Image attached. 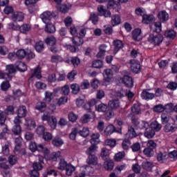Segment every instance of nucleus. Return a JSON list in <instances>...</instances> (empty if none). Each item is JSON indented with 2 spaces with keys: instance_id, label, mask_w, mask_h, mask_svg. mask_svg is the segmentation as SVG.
<instances>
[{
  "instance_id": "c756f323",
  "label": "nucleus",
  "mask_w": 177,
  "mask_h": 177,
  "mask_svg": "<svg viewBox=\"0 0 177 177\" xmlns=\"http://www.w3.org/2000/svg\"><path fill=\"white\" fill-rule=\"evenodd\" d=\"M6 73H4L5 74L10 75V74H15L16 73V68H15V65L9 64L6 66Z\"/></svg>"
},
{
  "instance_id": "9d476101",
  "label": "nucleus",
  "mask_w": 177,
  "mask_h": 177,
  "mask_svg": "<svg viewBox=\"0 0 177 177\" xmlns=\"http://www.w3.org/2000/svg\"><path fill=\"white\" fill-rule=\"evenodd\" d=\"M97 11L99 12L100 16H104V17H111V12H110V10H106L104 6H98Z\"/></svg>"
},
{
  "instance_id": "79ce46f5",
  "label": "nucleus",
  "mask_w": 177,
  "mask_h": 177,
  "mask_svg": "<svg viewBox=\"0 0 177 177\" xmlns=\"http://www.w3.org/2000/svg\"><path fill=\"white\" fill-rule=\"evenodd\" d=\"M26 125L27 129L31 131V129H34V128H35V122L32 119H28L26 120Z\"/></svg>"
},
{
  "instance_id": "680f3d73",
  "label": "nucleus",
  "mask_w": 177,
  "mask_h": 177,
  "mask_svg": "<svg viewBox=\"0 0 177 177\" xmlns=\"http://www.w3.org/2000/svg\"><path fill=\"white\" fill-rule=\"evenodd\" d=\"M123 150H128L131 146V141L128 139H124L122 143Z\"/></svg>"
},
{
  "instance_id": "cd10ccee",
  "label": "nucleus",
  "mask_w": 177,
  "mask_h": 177,
  "mask_svg": "<svg viewBox=\"0 0 177 177\" xmlns=\"http://www.w3.org/2000/svg\"><path fill=\"white\" fill-rule=\"evenodd\" d=\"M104 117L106 120H111V118H114V110L109 108L104 113Z\"/></svg>"
},
{
  "instance_id": "4d7b16f0",
  "label": "nucleus",
  "mask_w": 177,
  "mask_h": 177,
  "mask_svg": "<svg viewBox=\"0 0 177 177\" xmlns=\"http://www.w3.org/2000/svg\"><path fill=\"white\" fill-rule=\"evenodd\" d=\"M77 133H79L78 129H73L71 133L69 134V138L71 139V140H75Z\"/></svg>"
},
{
  "instance_id": "2eb2a0df",
  "label": "nucleus",
  "mask_w": 177,
  "mask_h": 177,
  "mask_svg": "<svg viewBox=\"0 0 177 177\" xmlns=\"http://www.w3.org/2000/svg\"><path fill=\"white\" fill-rule=\"evenodd\" d=\"M111 23L113 27H115V26H118L121 24V17L118 15H114L111 17Z\"/></svg>"
},
{
  "instance_id": "dca6fc26",
  "label": "nucleus",
  "mask_w": 177,
  "mask_h": 177,
  "mask_svg": "<svg viewBox=\"0 0 177 177\" xmlns=\"http://www.w3.org/2000/svg\"><path fill=\"white\" fill-rule=\"evenodd\" d=\"M149 127L152 131H154V132H158V131H161L162 126L161 124L158 123V122L153 121L150 124Z\"/></svg>"
},
{
  "instance_id": "4468645a",
  "label": "nucleus",
  "mask_w": 177,
  "mask_h": 177,
  "mask_svg": "<svg viewBox=\"0 0 177 177\" xmlns=\"http://www.w3.org/2000/svg\"><path fill=\"white\" fill-rule=\"evenodd\" d=\"M141 96L145 100H151V99L154 98V93L149 92V90H144L141 93Z\"/></svg>"
},
{
  "instance_id": "e2e57ef3",
  "label": "nucleus",
  "mask_w": 177,
  "mask_h": 177,
  "mask_svg": "<svg viewBox=\"0 0 177 177\" xmlns=\"http://www.w3.org/2000/svg\"><path fill=\"white\" fill-rule=\"evenodd\" d=\"M10 88V84H9V80L3 82L1 84V91H8Z\"/></svg>"
},
{
  "instance_id": "473e14b6",
  "label": "nucleus",
  "mask_w": 177,
  "mask_h": 177,
  "mask_svg": "<svg viewBox=\"0 0 177 177\" xmlns=\"http://www.w3.org/2000/svg\"><path fill=\"white\" fill-rule=\"evenodd\" d=\"M72 42L75 46H81L84 44V39L82 38L75 36L73 38Z\"/></svg>"
},
{
  "instance_id": "2f4dec72",
  "label": "nucleus",
  "mask_w": 177,
  "mask_h": 177,
  "mask_svg": "<svg viewBox=\"0 0 177 177\" xmlns=\"http://www.w3.org/2000/svg\"><path fill=\"white\" fill-rule=\"evenodd\" d=\"M114 46H115V53H117L120 49H122L124 48V44H122V41L120 40H115L113 41Z\"/></svg>"
},
{
  "instance_id": "0e129e2a",
  "label": "nucleus",
  "mask_w": 177,
  "mask_h": 177,
  "mask_svg": "<svg viewBox=\"0 0 177 177\" xmlns=\"http://www.w3.org/2000/svg\"><path fill=\"white\" fill-rule=\"evenodd\" d=\"M167 153L166 152H159L157 155L158 161H162L163 160H167Z\"/></svg>"
},
{
  "instance_id": "338daca9",
  "label": "nucleus",
  "mask_w": 177,
  "mask_h": 177,
  "mask_svg": "<svg viewBox=\"0 0 177 177\" xmlns=\"http://www.w3.org/2000/svg\"><path fill=\"white\" fill-rule=\"evenodd\" d=\"M153 111L156 113H162V111H164V106H162V104H158L154 106Z\"/></svg>"
},
{
  "instance_id": "3c124183",
  "label": "nucleus",
  "mask_w": 177,
  "mask_h": 177,
  "mask_svg": "<svg viewBox=\"0 0 177 177\" xmlns=\"http://www.w3.org/2000/svg\"><path fill=\"white\" fill-rule=\"evenodd\" d=\"M19 30L21 32L26 34V32H28V31L31 30V26H30L28 24H24L21 27L19 26Z\"/></svg>"
},
{
  "instance_id": "13d9d810",
  "label": "nucleus",
  "mask_w": 177,
  "mask_h": 177,
  "mask_svg": "<svg viewBox=\"0 0 177 177\" xmlns=\"http://www.w3.org/2000/svg\"><path fill=\"white\" fill-rule=\"evenodd\" d=\"M131 113L133 114H140V106L138 104H133L131 107Z\"/></svg>"
},
{
  "instance_id": "49530a36",
  "label": "nucleus",
  "mask_w": 177,
  "mask_h": 177,
  "mask_svg": "<svg viewBox=\"0 0 177 177\" xmlns=\"http://www.w3.org/2000/svg\"><path fill=\"white\" fill-rule=\"evenodd\" d=\"M44 41H39L35 44V48L37 52L41 53L44 49Z\"/></svg>"
},
{
  "instance_id": "052dcab7",
  "label": "nucleus",
  "mask_w": 177,
  "mask_h": 177,
  "mask_svg": "<svg viewBox=\"0 0 177 177\" xmlns=\"http://www.w3.org/2000/svg\"><path fill=\"white\" fill-rule=\"evenodd\" d=\"M12 132L15 135H20L21 133V127L19 124H15L12 128Z\"/></svg>"
},
{
  "instance_id": "5fc2aeb1",
  "label": "nucleus",
  "mask_w": 177,
  "mask_h": 177,
  "mask_svg": "<svg viewBox=\"0 0 177 177\" xmlns=\"http://www.w3.org/2000/svg\"><path fill=\"white\" fill-rule=\"evenodd\" d=\"M32 168L35 171H41V169L44 168V166H42V163L40 162H35L32 164Z\"/></svg>"
},
{
  "instance_id": "a19ab883",
  "label": "nucleus",
  "mask_w": 177,
  "mask_h": 177,
  "mask_svg": "<svg viewBox=\"0 0 177 177\" xmlns=\"http://www.w3.org/2000/svg\"><path fill=\"white\" fill-rule=\"evenodd\" d=\"M35 109L37 110H39V111H41V113H44L45 111V109H46V103L44 102H37Z\"/></svg>"
},
{
  "instance_id": "774afa93",
  "label": "nucleus",
  "mask_w": 177,
  "mask_h": 177,
  "mask_svg": "<svg viewBox=\"0 0 177 177\" xmlns=\"http://www.w3.org/2000/svg\"><path fill=\"white\" fill-rule=\"evenodd\" d=\"M79 133L80 136L83 138H86L89 135V129L88 128H83L82 131H80Z\"/></svg>"
},
{
  "instance_id": "ddd939ff",
  "label": "nucleus",
  "mask_w": 177,
  "mask_h": 177,
  "mask_svg": "<svg viewBox=\"0 0 177 177\" xmlns=\"http://www.w3.org/2000/svg\"><path fill=\"white\" fill-rule=\"evenodd\" d=\"M13 21H23L24 20V14L21 12H15L12 15Z\"/></svg>"
},
{
  "instance_id": "09e8293b",
  "label": "nucleus",
  "mask_w": 177,
  "mask_h": 177,
  "mask_svg": "<svg viewBox=\"0 0 177 177\" xmlns=\"http://www.w3.org/2000/svg\"><path fill=\"white\" fill-rule=\"evenodd\" d=\"M125 157V152L124 151H120L117 153L115 156H114V160L115 161H121V160H122V158H124Z\"/></svg>"
},
{
  "instance_id": "a878e982",
  "label": "nucleus",
  "mask_w": 177,
  "mask_h": 177,
  "mask_svg": "<svg viewBox=\"0 0 177 177\" xmlns=\"http://www.w3.org/2000/svg\"><path fill=\"white\" fill-rule=\"evenodd\" d=\"M154 20V16L153 15H145L142 17V23L144 24H150L151 21Z\"/></svg>"
},
{
  "instance_id": "4c0bfd02",
  "label": "nucleus",
  "mask_w": 177,
  "mask_h": 177,
  "mask_svg": "<svg viewBox=\"0 0 177 177\" xmlns=\"http://www.w3.org/2000/svg\"><path fill=\"white\" fill-rule=\"evenodd\" d=\"M110 154V152L109 151V149L106 148H102L101 149L100 156L102 157V160H107L109 158V156Z\"/></svg>"
},
{
  "instance_id": "b1692460",
  "label": "nucleus",
  "mask_w": 177,
  "mask_h": 177,
  "mask_svg": "<svg viewBox=\"0 0 177 177\" xmlns=\"http://www.w3.org/2000/svg\"><path fill=\"white\" fill-rule=\"evenodd\" d=\"M149 127H150V124H149ZM144 131H146L144 133V136L148 139H151V138H153L154 135H156L154 130L151 129L150 127H148L147 129H144Z\"/></svg>"
},
{
  "instance_id": "f257e3e1",
  "label": "nucleus",
  "mask_w": 177,
  "mask_h": 177,
  "mask_svg": "<svg viewBox=\"0 0 177 177\" xmlns=\"http://www.w3.org/2000/svg\"><path fill=\"white\" fill-rule=\"evenodd\" d=\"M148 41L150 42V44H152L153 46H156V45H160V44L164 41V37H162V35L161 34L156 32H153L149 35Z\"/></svg>"
},
{
  "instance_id": "7c9ffc66",
  "label": "nucleus",
  "mask_w": 177,
  "mask_h": 177,
  "mask_svg": "<svg viewBox=\"0 0 177 177\" xmlns=\"http://www.w3.org/2000/svg\"><path fill=\"white\" fill-rule=\"evenodd\" d=\"M164 131L165 132H176L177 131V127L172 126L171 123H167L165 127H164Z\"/></svg>"
},
{
  "instance_id": "20e7f679",
  "label": "nucleus",
  "mask_w": 177,
  "mask_h": 177,
  "mask_svg": "<svg viewBox=\"0 0 177 177\" xmlns=\"http://www.w3.org/2000/svg\"><path fill=\"white\" fill-rule=\"evenodd\" d=\"M131 122L137 129H147L149 128V122L143 120L140 122L139 119L136 118L135 116L131 118Z\"/></svg>"
},
{
  "instance_id": "393cba45",
  "label": "nucleus",
  "mask_w": 177,
  "mask_h": 177,
  "mask_svg": "<svg viewBox=\"0 0 177 177\" xmlns=\"http://www.w3.org/2000/svg\"><path fill=\"white\" fill-rule=\"evenodd\" d=\"M158 17L160 21L164 22V21H167V20L169 19V15H168L166 11L162 10L159 12Z\"/></svg>"
},
{
  "instance_id": "5701e85b",
  "label": "nucleus",
  "mask_w": 177,
  "mask_h": 177,
  "mask_svg": "<svg viewBox=\"0 0 177 177\" xmlns=\"http://www.w3.org/2000/svg\"><path fill=\"white\" fill-rule=\"evenodd\" d=\"M45 31L48 34H53V32H56V28L55 27V25L49 22L48 24H46Z\"/></svg>"
},
{
  "instance_id": "37998d69",
  "label": "nucleus",
  "mask_w": 177,
  "mask_h": 177,
  "mask_svg": "<svg viewBox=\"0 0 177 177\" xmlns=\"http://www.w3.org/2000/svg\"><path fill=\"white\" fill-rule=\"evenodd\" d=\"M92 66L94 68H102L103 67V61L100 59L94 60Z\"/></svg>"
},
{
  "instance_id": "bb28decb",
  "label": "nucleus",
  "mask_w": 177,
  "mask_h": 177,
  "mask_svg": "<svg viewBox=\"0 0 177 177\" xmlns=\"http://www.w3.org/2000/svg\"><path fill=\"white\" fill-rule=\"evenodd\" d=\"M71 89L73 95H78V93H80V91H81V87L79 86L78 84L74 83L71 84Z\"/></svg>"
},
{
  "instance_id": "ea45409f",
  "label": "nucleus",
  "mask_w": 177,
  "mask_h": 177,
  "mask_svg": "<svg viewBox=\"0 0 177 177\" xmlns=\"http://www.w3.org/2000/svg\"><path fill=\"white\" fill-rule=\"evenodd\" d=\"M23 139L21 137H18L15 138V151H19L20 147H21V142Z\"/></svg>"
},
{
  "instance_id": "7ed1b4c3",
  "label": "nucleus",
  "mask_w": 177,
  "mask_h": 177,
  "mask_svg": "<svg viewBox=\"0 0 177 177\" xmlns=\"http://www.w3.org/2000/svg\"><path fill=\"white\" fill-rule=\"evenodd\" d=\"M29 149L32 152L37 151H40V153H44L45 156H46V154H48L49 153V150L48 149V148L45 147L42 144L37 145V143L33 142L30 143Z\"/></svg>"
},
{
  "instance_id": "864d4df0",
  "label": "nucleus",
  "mask_w": 177,
  "mask_h": 177,
  "mask_svg": "<svg viewBox=\"0 0 177 177\" xmlns=\"http://www.w3.org/2000/svg\"><path fill=\"white\" fill-rule=\"evenodd\" d=\"M165 35L167 38H170L174 39V38H175L176 35V32L174 30H168L167 32H165Z\"/></svg>"
},
{
  "instance_id": "e433bc0d",
  "label": "nucleus",
  "mask_w": 177,
  "mask_h": 177,
  "mask_svg": "<svg viewBox=\"0 0 177 177\" xmlns=\"http://www.w3.org/2000/svg\"><path fill=\"white\" fill-rule=\"evenodd\" d=\"M45 41L47 45H49L50 46H55V45L56 44V37L50 36L49 37H47Z\"/></svg>"
},
{
  "instance_id": "a18cd8bd",
  "label": "nucleus",
  "mask_w": 177,
  "mask_h": 177,
  "mask_svg": "<svg viewBox=\"0 0 177 177\" xmlns=\"http://www.w3.org/2000/svg\"><path fill=\"white\" fill-rule=\"evenodd\" d=\"M143 153L147 157H153L154 156V149L147 147L143 151Z\"/></svg>"
},
{
  "instance_id": "c03bdc74",
  "label": "nucleus",
  "mask_w": 177,
  "mask_h": 177,
  "mask_svg": "<svg viewBox=\"0 0 177 177\" xmlns=\"http://www.w3.org/2000/svg\"><path fill=\"white\" fill-rule=\"evenodd\" d=\"M128 135L130 139H133V138H136L138 136V133H136L135 129H133L132 127H129Z\"/></svg>"
},
{
  "instance_id": "4be33fe9",
  "label": "nucleus",
  "mask_w": 177,
  "mask_h": 177,
  "mask_svg": "<svg viewBox=\"0 0 177 177\" xmlns=\"http://www.w3.org/2000/svg\"><path fill=\"white\" fill-rule=\"evenodd\" d=\"M104 73V81L106 82H110L113 78V71L111 69H105Z\"/></svg>"
},
{
  "instance_id": "0eeeda50",
  "label": "nucleus",
  "mask_w": 177,
  "mask_h": 177,
  "mask_svg": "<svg viewBox=\"0 0 177 177\" xmlns=\"http://www.w3.org/2000/svg\"><path fill=\"white\" fill-rule=\"evenodd\" d=\"M53 16H55V15L50 11H46L41 15L40 17L45 24H48V23H50V20H52Z\"/></svg>"
},
{
  "instance_id": "58836bf2",
  "label": "nucleus",
  "mask_w": 177,
  "mask_h": 177,
  "mask_svg": "<svg viewBox=\"0 0 177 177\" xmlns=\"http://www.w3.org/2000/svg\"><path fill=\"white\" fill-rule=\"evenodd\" d=\"M65 169L67 176H71L74 171H75V167L73 166V165L68 164V165L66 166V168Z\"/></svg>"
},
{
  "instance_id": "f03ea898",
  "label": "nucleus",
  "mask_w": 177,
  "mask_h": 177,
  "mask_svg": "<svg viewBox=\"0 0 177 177\" xmlns=\"http://www.w3.org/2000/svg\"><path fill=\"white\" fill-rule=\"evenodd\" d=\"M91 140H90V143H91V146L89 147L90 149V153L91 151L92 153L95 152V151H97V145H99V138H100V135L97 133H93L91 136Z\"/></svg>"
},
{
  "instance_id": "6e6552de",
  "label": "nucleus",
  "mask_w": 177,
  "mask_h": 177,
  "mask_svg": "<svg viewBox=\"0 0 177 177\" xmlns=\"http://www.w3.org/2000/svg\"><path fill=\"white\" fill-rule=\"evenodd\" d=\"M130 68L133 71V73H135V74L140 73V63L139 62V61L131 59L130 60Z\"/></svg>"
},
{
  "instance_id": "603ef678",
  "label": "nucleus",
  "mask_w": 177,
  "mask_h": 177,
  "mask_svg": "<svg viewBox=\"0 0 177 177\" xmlns=\"http://www.w3.org/2000/svg\"><path fill=\"white\" fill-rule=\"evenodd\" d=\"M68 120L71 122H75L78 120V115L74 113V112H70L68 113Z\"/></svg>"
},
{
  "instance_id": "a211bd4d",
  "label": "nucleus",
  "mask_w": 177,
  "mask_h": 177,
  "mask_svg": "<svg viewBox=\"0 0 177 177\" xmlns=\"http://www.w3.org/2000/svg\"><path fill=\"white\" fill-rule=\"evenodd\" d=\"M31 75L32 76L30 77V80H31V78H33V77L38 78V80L41 79L42 77V75H41V67L37 66V68L32 70Z\"/></svg>"
},
{
  "instance_id": "6ab92c4d",
  "label": "nucleus",
  "mask_w": 177,
  "mask_h": 177,
  "mask_svg": "<svg viewBox=\"0 0 177 177\" xmlns=\"http://www.w3.org/2000/svg\"><path fill=\"white\" fill-rule=\"evenodd\" d=\"M52 143L55 147H62L64 145V141L59 137H55L53 139Z\"/></svg>"
},
{
  "instance_id": "f8f14e48",
  "label": "nucleus",
  "mask_w": 177,
  "mask_h": 177,
  "mask_svg": "<svg viewBox=\"0 0 177 177\" xmlns=\"http://www.w3.org/2000/svg\"><path fill=\"white\" fill-rule=\"evenodd\" d=\"M132 38L134 41L142 40V30L140 28H136L132 32Z\"/></svg>"
},
{
  "instance_id": "1a4fd4ad",
  "label": "nucleus",
  "mask_w": 177,
  "mask_h": 177,
  "mask_svg": "<svg viewBox=\"0 0 177 177\" xmlns=\"http://www.w3.org/2000/svg\"><path fill=\"white\" fill-rule=\"evenodd\" d=\"M120 102L118 99L111 100L108 102V106L112 110H118L120 109Z\"/></svg>"
},
{
  "instance_id": "de8ad7c7",
  "label": "nucleus",
  "mask_w": 177,
  "mask_h": 177,
  "mask_svg": "<svg viewBox=\"0 0 177 177\" xmlns=\"http://www.w3.org/2000/svg\"><path fill=\"white\" fill-rule=\"evenodd\" d=\"M164 111L166 113H173L174 112V104L169 103L163 106Z\"/></svg>"
},
{
  "instance_id": "aec40b11",
  "label": "nucleus",
  "mask_w": 177,
  "mask_h": 177,
  "mask_svg": "<svg viewBox=\"0 0 177 177\" xmlns=\"http://www.w3.org/2000/svg\"><path fill=\"white\" fill-rule=\"evenodd\" d=\"M15 67L18 71H21V73H24V71H27V65L22 62H17L15 64Z\"/></svg>"
},
{
  "instance_id": "9b49d317",
  "label": "nucleus",
  "mask_w": 177,
  "mask_h": 177,
  "mask_svg": "<svg viewBox=\"0 0 177 177\" xmlns=\"http://www.w3.org/2000/svg\"><path fill=\"white\" fill-rule=\"evenodd\" d=\"M96 152L91 151V149H89V165H97L98 159L96 157Z\"/></svg>"
},
{
  "instance_id": "c9c22d12",
  "label": "nucleus",
  "mask_w": 177,
  "mask_h": 177,
  "mask_svg": "<svg viewBox=\"0 0 177 177\" xmlns=\"http://www.w3.org/2000/svg\"><path fill=\"white\" fill-rule=\"evenodd\" d=\"M104 168L106 171H113L114 168V162L113 160H106L104 162Z\"/></svg>"
},
{
  "instance_id": "423d86ee",
  "label": "nucleus",
  "mask_w": 177,
  "mask_h": 177,
  "mask_svg": "<svg viewBox=\"0 0 177 177\" xmlns=\"http://www.w3.org/2000/svg\"><path fill=\"white\" fill-rule=\"evenodd\" d=\"M42 121H47L48 124L52 128V129H56L57 125V120L55 116H49L48 115H43L41 116Z\"/></svg>"
},
{
  "instance_id": "bf43d9fd",
  "label": "nucleus",
  "mask_w": 177,
  "mask_h": 177,
  "mask_svg": "<svg viewBox=\"0 0 177 177\" xmlns=\"http://www.w3.org/2000/svg\"><path fill=\"white\" fill-rule=\"evenodd\" d=\"M4 161H6V158L0 157V168H2L3 169H8L9 165H6Z\"/></svg>"
},
{
  "instance_id": "412c9836",
  "label": "nucleus",
  "mask_w": 177,
  "mask_h": 177,
  "mask_svg": "<svg viewBox=\"0 0 177 177\" xmlns=\"http://www.w3.org/2000/svg\"><path fill=\"white\" fill-rule=\"evenodd\" d=\"M108 109L109 105L104 103L95 105V110L96 111H98V113H104L105 111H107Z\"/></svg>"
},
{
  "instance_id": "72a5a7b5",
  "label": "nucleus",
  "mask_w": 177,
  "mask_h": 177,
  "mask_svg": "<svg viewBox=\"0 0 177 177\" xmlns=\"http://www.w3.org/2000/svg\"><path fill=\"white\" fill-rule=\"evenodd\" d=\"M142 167L143 169H145L146 171H151L154 165H153V162L147 161V162H143L142 163Z\"/></svg>"
},
{
  "instance_id": "c85d7f7f",
  "label": "nucleus",
  "mask_w": 177,
  "mask_h": 177,
  "mask_svg": "<svg viewBox=\"0 0 177 177\" xmlns=\"http://www.w3.org/2000/svg\"><path fill=\"white\" fill-rule=\"evenodd\" d=\"M115 132V127L113 124H109L104 130V133L106 136L111 135Z\"/></svg>"
},
{
  "instance_id": "f3484780",
  "label": "nucleus",
  "mask_w": 177,
  "mask_h": 177,
  "mask_svg": "<svg viewBox=\"0 0 177 177\" xmlns=\"http://www.w3.org/2000/svg\"><path fill=\"white\" fill-rule=\"evenodd\" d=\"M26 115H27V108L26 107V106L22 105L21 106H19L17 109L18 117L23 118V117H26Z\"/></svg>"
},
{
  "instance_id": "39448f33",
  "label": "nucleus",
  "mask_w": 177,
  "mask_h": 177,
  "mask_svg": "<svg viewBox=\"0 0 177 177\" xmlns=\"http://www.w3.org/2000/svg\"><path fill=\"white\" fill-rule=\"evenodd\" d=\"M122 74L123 77L120 79L122 84H124L127 88H132V86H133V80L131 77V76H129L131 73L127 71H123Z\"/></svg>"
},
{
  "instance_id": "8fccbe9b",
  "label": "nucleus",
  "mask_w": 177,
  "mask_h": 177,
  "mask_svg": "<svg viewBox=\"0 0 177 177\" xmlns=\"http://www.w3.org/2000/svg\"><path fill=\"white\" fill-rule=\"evenodd\" d=\"M68 165V164H67V162H66L64 159H62L59 163L58 169H60V171H64Z\"/></svg>"
},
{
  "instance_id": "6e6d98bb",
  "label": "nucleus",
  "mask_w": 177,
  "mask_h": 177,
  "mask_svg": "<svg viewBox=\"0 0 177 177\" xmlns=\"http://www.w3.org/2000/svg\"><path fill=\"white\" fill-rule=\"evenodd\" d=\"M105 145L110 146V147H114L117 145V140L115 139H108L105 140Z\"/></svg>"
},
{
  "instance_id": "69168bd1",
  "label": "nucleus",
  "mask_w": 177,
  "mask_h": 177,
  "mask_svg": "<svg viewBox=\"0 0 177 177\" xmlns=\"http://www.w3.org/2000/svg\"><path fill=\"white\" fill-rule=\"evenodd\" d=\"M147 147L154 150V149L157 147V143H156V142H154L153 140H149L147 144Z\"/></svg>"
},
{
  "instance_id": "f704fd0d",
  "label": "nucleus",
  "mask_w": 177,
  "mask_h": 177,
  "mask_svg": "<svg viewBox=\"0 0 177 177\" xmlns=\"http://www.w3.org/2000/svg\"><path fill=\"white\" fill-rule=\"evenodd\" d=\"M27 56V52L24 49H19L16 52V57L20 60L24 59Z\"/></svg>"
}]
</instances>
